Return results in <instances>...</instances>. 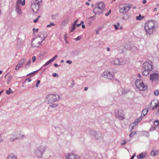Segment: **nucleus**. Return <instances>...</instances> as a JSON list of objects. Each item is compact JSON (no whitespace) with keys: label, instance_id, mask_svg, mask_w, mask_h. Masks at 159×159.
Here are the masks:
<instances>
[{"label":"nucleus","instance_id":"52","mask_svg":"<svg viewBox=\"0 0 159 159\" xmlns=\"http://www.w3.org/2000/svg\"><path fill=\"white\" fill-rule=\"evenodd\" d=\"M52 75L54 77H57L58 76V75L56 73H53L52 74Z\"/></svg>","mask_w":159,"mask_h":159},{"label":"nucleus","instance_id":"8","mask_svg":"<svg viewBox=\"0 0 159 159\" xmlns=\"http://www.w3.org/2000/svg\"><path fill=\"white\" fill-rule=\"evenodd\" d=\"M110 62L115 65H122L124 64V62L122 59L116 58L113 59L112 58L110 59Z\"/></svg>","mask_w":159,"mask_h":159},{"label":"nucleus","instance_id":"40","mask_svg":"<svg viewBox=\"0 0 159 159\" xmlns=\"http://www.w3.org/2000/svg\"><path fill=\"white\" fill-rule=\"evenodd\" d=\"M129 44H125L124 46V49L125 48V49H126L127 50H129Z\"/></svg>","mask_w":159,"mask_h":159},{"label":"nucleus","instance_id":"45","mask_svg":"<svg viewBox=\"0 0 159 159\" xmlns=\"http://www.w3.org/2000/svg\"><path fill=\"white\" fill-rule=\"evenodd\" d=\"M40 80H38L35 86L37 87H39V84L40 83Z\"/></svg>","mask_w":159,"mask_h":159},{"label":"nucleus","instance_id":"49","mask_svg":"<svg viewBox=\"0 0 159 159\" xmlns=\"http://www.w3.org/2000/svg\"><path fill=\"white\" fill-rule=\"evenodd\" d=\"M78 19L76 20L72 24V25L76 26L77 22Z\"/></svg>","mask_w":159,"mask_h":159},{"label":"nucleus","instance_id":"7","mask_svg":"<svg viewBox=\"0 0 159 159\" xmlns=\"http://www.w3.org/2000/svg\"><path fill=\"white\" fill-rule=\"evenodd\" d=\"M47 98L49 104L55 102L60 99L59 95L54 94L48 95L47 96Z\"/></svg>","mask_w":159,"mask_h":159},{"label":"nucleus","instance_id":"23","mask_svg":"<svg viewBox=\"0 0 159 159\" xmlns=\"http://www.w3.org/2000/svg\"><path fill=\"white\" fill-rule=\"evenodd\" d=\"M31 62V60H30L27 62V63L26 64L25 66V69H27L30 66V63Z\"/></svg>","mask_w":159,"mask_h":159},{"label":"nucleus","instance_id":"18","mask_svg":"<svg viewBox=\"0 0 159 159\" xmlns=\"http://www.w3.org/2000/svg\"><path fill=\"white\" fill-rule=\"evenodd\" d=\"M132 6V5L129 4L123 7L124 10L125 12H126L128 11L129 10V9Z\"/></svg>","mask_w":159,"mask_h":159},{"label":"nucleus","instance_id":"59","mask_svg":"<svg viewBox=\"0 0 159 159\" xmlns=\"http://www.w3.org/2000/svg\"><path fill=\"white\" fill-rule=\"evenodd\" d=\"M25 0H24L22 2V3H21V5L22 6H23L24 5H25Z\"/></svg>","mask_w":159,"mask_h":159},{"label":"nucleus","instance_id":"55","mask_svg":"<svg viewBox=\"0 0 159 159\" xmlns=\"http://www.w3.org/2000/svg\"><path fill=\"white\" fill-rule=\"evenodd\" d=\"M39 30L38 29H35L34 28H33V31L34 32H37Z\"/></svg>","mask_w":159,"mask_h":159},{"label":"nucleus","instance_id":"15","mask_svg":"<svg viewBox=\"0 0 159 159\" xmlns=\"http://www.w3.org/2000/svg\"><path fill=\"white\" fill-rule=\"evenodd\" d=\"M69 20V19L68 17H67L65 18L61 23V26L62 27L65 26Z\"/></svg>","mask_w":159,"mask_h":159},{"label":"nucleus","instance_id":"25","mask_svg":"<svg viewBox=\"0 0 159 159\" xmlns=\"http://www.w3.org/2000/svg\"><path fill=\"white\" fill-rule=\"evenodd\" d=\"M94 136L96 139H98L101 138V135L100 133H97V134H95Z\"/></svg>","mask_w":159,"mask_h":159},{"label":"nucleus","instance_id":"38","mask_svg":"<svg viewBox=\"0 0 159 159\" xmlns=\"http://www.w3.org/2000/svg\"><path fill=\"white\" fill-rule=\"evenodd\" d=\"M159 124V122L158 120H156L154 122V124L155 126H157Z\"/></svg>","mask_w":159,"mask_h":159},{"label":"nucleus","instance_id":"31","mask_svg":"<svg viewBox=\"0 0 159 159\" xmlns=\"http://www.w3.org/2000/svg\"><path fill=\"white\" fill-rule=\"evenodd\" d=\"M129 50H132L134 49L135 46L133 44H129Z\"/></svg>","mask_w":159,"mask_h":159},{"label":"nucleus","instance_id":"21","mask_svg":"<svg viewBox=\"0 0 159 159\" xmlns=\"http://www.w3.org/2000/svg\"><path fill=\"white\" fill-rule=\"evenodd\" d=\"M26 60V59L25 58H23L21 59L19 62L18 63L19 64H20L21 66H22L23 64V63Z\"/></svg>","mask_w":159,"mask_h":159},{"label":"nucleus","instance_id":"54","mask_svg":"<svg viewBox=\"0 0 159 159\" xmlns=\"http://www.w3.org/2000/svg\"><path fill=\"white\" fill-rule=\"evenodd\" d=\"M36 59V57L35 56H34L32 57V62H34Z\"/></svg>","mask_w":159,"mask_h":159},{"label":"nucleus","instance_id":"36","mask_svg":"<svg viewBox=\"0 0 159 159\" xmlns=\"http://www.w3.org/2000/svg\"><path fill=\"white\" fill-rule=\"evenodd\" d=\"M119 51L120 53H123L124 50L123 49H122V47H119Z\"/></svg>","mask_w":159,"mask_h":159},{"label":"nucleus","instance_id":"14","mask_svg":"<svg viewBox=\"0 0 159 159\" xmlns=\"http://www.w3.org/2000/svg\"><path fill=\"white\" fill-rule=\"evenodd\" d=\"M16 12L19 15H20L21 14V12L20 9V6L19 4L18 3H16Z\"/></svg>","mask_w":159,"mask_h":159},{"label":"nucleus","instance_id":"44","mask_svg":"<svg viewBox=\"0 0 159 159\" xmlns=\"http://www.w3.org/2000/svg\"><path fill=\"white\" fill-rule=\"evenodd\" d=\"M135 125H134L133 123L130 126V127H132L131 128V131H132L133 129H134V127L135 126Z\"/></svg>","mask_w":159,"mask_h":159},{"label":"nucleus","instance_id":"33","mask_svg":"<svg viewBox=\"0 0 159 159\" xmlns=\"http://www.w3.org/2000/svg\"><path fill=\"white\" fill-rule=\"evenodd\" d=\"M47 37V34H45V36L43 37V39L42 38H40V40L41 42V43L42 42L45 40V39Z\"/></svg>","mask_w":159,"mask_h":159},{"label":"nucleus","instance_id":"42","mask_svg":"<svg viewBox=\"0 0 159 159\" xmlns=\"http://www.w3.org/2000/svg\"><path fill=\"white\" fill-rule=\"evenodd\" d=\"M159 94V90H156L154 91V94L156 96H158Z\"/></svg>","mask_w":159,"mask_h":159},{"label":"nucleus","instance_id":"57","mask_svg":"<svg viewBox=\"0 0 159 159\" xmlns=\"http://www.w3.org/2000/svg\"><path fill=\"white\" fill-rule=\"evenodd\" d=\"M26 80H27L28 82H30L31 81V79L30 78H28L27 79H26V80H25V81H26Z\"/></svg>","mask_w":159,"mask_h":159},{"label":"nucleus","instance_id":"64","mask_svg":"<svg viewBox=\"0 0 159 159\" xmlns=\"http://www.w3.org/2000/svg\"><path fill=\"white\" fill-rule=\"evenodd\" d=\"M53 61L52 60V59L48 61L49 64L51 63V62H52Z\"/></svg>","mask_w":159,"mask_h":159},{"label":"nucleus","instance_id":"61","mask_svg":"<svg viewBox=\"0 0 159 159\" xmlns=\"http://www.w3.org/2000/svg\"><path fill=\"white\" fill-rule=\"evenodd\" d=\"M114 26L115 27V30H116L118 29V27L117 26V25H116V24H114Z\"/></svg>","mask_w":159,"mask_h":159},{"label":"nucleus","instance_id":"56","mask_svg":"<svg viewBox=\"0 0 159 159\" xmlns=\"http://www.w3.org/2000/svg\"><path fill=\"white\" fill-rule=\"evenodd\" d=\"M126 143V140H123L122 142L121 143V144L122 145H124Z\"/></svg>","mask_w":159,"mask_h":159},{"label":"nucleus","instance_id":"22","mask_svg":"<svg viewBox=\"0 0 159 159\" xmlns=\"http://www.w3.org/2000/svg\"><path fill=\"white\" fill-rule=\"evenodd\" d=\"M142 117H141L138 119H137L135 120L133 122V124L134 125H135V126H136L137 124L140 121V120L142 119Z\"/></svg>","mask_w":159,"mask_h":159},{"label":"nucleus","instance_id":"60","mask_svg":"<svg viewBox=\"0 0 159 159\" xmlns=\"http://www.w3.org/2000/svg\"><path fill=\"white\" fill-rule=\"evenodd\" d=\"M38 20V19L37 18H36V19L34 20L33 22L34 23H36Z\"/></svg>","mask_w":159,"mask_h":159},{"label":"nucleus","instance_id":"11","mask_svg":"<svg viewBox=\"0 0 159 159\" xmlns=\"http://www.w3.org/2000/svg\"><path fill=\"white\" fill-rule=\"evenodd\" d=\"M40 4L34 3L32 2L31 5V8L33 11L35 13H37L39 11Z\"/></svg>","mask_w":159,"mask_h":159},{"label":"nucleus","instance_id":"46","mask_svg":"<svg viewBox=\"0 0 159 159\" xmlns=\"http://www.w3.org/2000/svg\"><path fill=\"white\" fill-rule=\"evenodd\" d=\"M115 116L116 117L119 118L120 119H122L123 118L122 116H119L117 114H115Z\"/></svg>","mask_w":159,"mask_h":159},{"label":"nucleus","instance_id":"28","mask_svg":"<svg viewBox=\"0 0 159 159\" xmlns=\"http://www.w3.org/2000/svg\"><path fill=\"white\" fill-rule=\"evenodd\" d=\"M136 19L137 20H141L142 19V16L141 14H139V16H136Z\"/></svg>","mask_w":159,"mask_h":159},{"label":"nucleus","instance_id":"35","mask_svg":"<svg viewBox=\"0 0 159 159\" xmlns=\"http://www.w3.org/2000/svg\"><path fill=\"white\" fill-rule=\"evenodd\" d=\"M13 91L11 90V88H9L8 90L6 91V93L7 94H9L11 93H12Z\"/></svg>","mask_w":159,"mask_h":159},{"label":"nucleus","instance_id":"41","mask_svg":"<svg viewBox=\"0 0 159 159\" xmlns=\"http://www.w3.org/2000/svg\"><path fill=\"white\" fill-rule=\"evenodd\" d=\"M119 11L120 13H125L123 7L120 8L119 9Z\"/></svg>","mask_w":159,"mask_h":159},{"label":"nucleus","instance_id":"47","mask_svg":"<svg viewBox=\"0 0 159 159\" xmlns=\"http://www.w3.org/2000/svg\"><path fill=\"white\" fill-rule=\"evenodd\" d=\"M75 29V26L72 25L71 30L70 31L71 32H73Z\"/></svg>","mask_w":159,"mask_h":159},{"label":"nucleus","instance_id":"3","mask_svg":"<svg viewBox=\"0 0 159 159\" xmlns=\"http://www.w3.org/2000/svg\"><path fill=\"white\" fill-rule=\"evenodd\" d=\"M47 148L46 146H39L37 147L34 150V154L35 156L38 158H42L43 155L46 151Z\"/></svg>","mask_w":159,"mask_h":159},{"label":"nucleus","instance_id":"16","mask_svg":"<svg viewBox=\"0 0 159 159\" xmlns=\"http://www.w3.org/2000/svg\"><path fill=\"white\" fill-rule=\"evenodd\" d=\"M131 16L130 14L129 13H126L123 15L122 19L125 20H128Z\"/></svg>","mask_w":159,"mask_h":159},{"label":"nucleus","instance_id":"5","mask_svg":"<svg viewBox=\"0 0 159 159\" xmlns=\"http://www.w3.org/2000/svg\"><path fill=\"white\" fill-rule=\"evenodd\" d=\"M105 5L103 2H101L97 5L93 9V11L95 14L99 15L103 13L104 10Z\"/></svg>","mask_w":159,"mask_h":159},{"label":"nucleus","instance_id":"50","mask_svg":"<svg viewBox=\"0 0 159 159\" xmlns=\"http://www.w3.org/2000/svg\"><path fill=\"white\" fill-rule=\"evenodd\" d=\"M111 10H110L108 12L106 13L105 14V16H108L110 14V13H111Z\"/></svg>","mask_w":159,"mask_h":159},{"label":"nucleus","instance_id":"27","mask_svg":"<svg viewBox=\"0 0 159 159\" xmlns=\"http://www.w3.org/2000/svg\"><path fill=\"white\" fill-rule=\"evenodd\" d=\"M12 78V76L9 75L8 77L7 82V84H9V82L11 81Z\"/></svg>","mask_w":159,"mask_h":159},{"label":"nucleus","instance_id":"20","mask_svg":"<svg viewBox=\"0 0 159 159\" xmlns=\"http://www.w3.org/2000/svg\"><path fill=\"white\" fill-rule=\"evenodd\" d=\"M159 154V150L156 151V152L154 151H152L151 153V155L152 156H157Z\"/></svg>","mask_w":159,"mask_h":159},{"label":"nucleus","instance_id":"24","mask_svg":"<svg viewBox=\"0 0 159 159\" xmlns=\"http://www.w3.org/2000/svg\"><path fill=\"white\" fill-rule=\"evenodd\" d=\"M145 156V155L143 153H141L139 155H138L137 157L139 159H141L143 158Z\"/></svg>","mask_w":159,"mask_h":159},{"label":"nucleus","instance_id":"9","mask_svg":"<svg viewBox=\"0 0 159 159\" xmlns=\"http://www.w3.org/2000/svg\"><path fill=\"white\" fill-rule=\"evenodd\" d=\"M41 43L40 38H33L31 43V45L34 47L38 48L41 45Z\"/></svg>","mask_w":159,"mask_h":159},{"label":"nucleus","instance_id":"37","mask_svg":"<svg viewBox=\"0 0 159 159\" xmlns=\"http://www.w3.org/2000/svg\"><path fill=\"white\" fill-rule=\"evenodd\" d=\"M41 69V68H40V69H39V70H36V71H34V72H31V73H30V74H27V75H26V76H28L30 75H32V74H33L34 73H35V72H37L39 71V70H40Z\"/></svg>","mask_w":159,"mask_h":159},{"label":"nucleus","instance_id":"13","mask_svg":"<svg viewBox=\"0 0 159 159\" xmlns=\"http://www.w3.org/2000/svg\"><path fill=\"white\" fill-rule=\"evenodd\" d=\"M159 77L158 75L155 73L151 74L150 77V79L152 81H155L157 80Z\"/></svg>","mask_w":159,"mask_h":159},{"label":"nucleus","instance_id":"43","mask_svg":"<svg viewBox=\"0 0 159 159\" xmlns=\"http://www.w3.org/2000/svg\"><path fill=\"white\" fill-rule=\"evenodd\" d=\"M21 66H22L21 65H20V64H19V63H18V64L16 67L15 69L16 70H18Z\"/></svg>","mask_w":159,"mask_h":159},{"label":"nucleus","instance_id":"1","mask_svg":"<svg viewBox=\"0 0 159 159\" xmlns=\"http://www.w3.org/2000/svg\"><path fill=\"white\" fill-rule=\"evenodd\" d=\"M156 22L154 20H150L147 21L145 24L144 29L147 34H152L155 29Z\"/></svg>","mask_w":159,"mask_h":159},{"label":"nucleus","instance_id":"12","mask_svg":"<svg viewBox=\"0 0 159 159\" xmlns=\"http://www.w3.org/2000/svg\"><path fill=\"white\" fill-rule=\"evenodd\" d=\"M80 157L73 154H68L66 156V159H79Z\"/></svg>","mask_w":159,"mask_h":159},{"label":"nucleus","instance_id":"39","mask_svg":"<svg viewBox=\"0 0 159 159\" xmlns=\"http://www.w3.org/2000/svg\"><path fill=\"white\" fill-rule=\"evenodd\" d=\"M55 24H54L53 22H51L50 23V24H49V25H48L47 26V27H51V26H55Z\"/></svg>","mask_w":159,"mask_h":159},{"label":"nucleus","instance_id":"63","mask_svg":"<svg viewBox=\"0 0 159 159\" xmlns=\"http://www.w3.org/2000/svg\"><path fill=\"white\" fill-rule=\"evenodd\" d=\"M49 64V62L48 61L46 63L44 64V66H47Z\"/></svg>","mask_w":159,"mask_h":159},{"label":"nucleus","instance_id":"19","mask_svg":"<svg viewBox=\"0 0 159 159\" xmlns=\"http://www.w3.org/2000/svg\"><path fill=\"white\" fill-rule=\"evenodd\" d=\"M148 111V109H144L142 111V113L141 114V117H143V116H145L147 113Z\"/></svg>","mask_w":159,"mask_h":159},{"label":"nucleus","instance_id":"4","mask_svg":"<svg viewBox=\"0 0 159 159\" xmlns=\"http://www.w3.org/2000/svg\"><path fill=\"white\" fill-rule=\"evenodd\" d=\"M25 136L20 131L12 133L11 135L10 140L11 142L14 141L16 140H20L25 138Z\"/></svg>","mask_w":159,"mask_h":159},{"label":"nucleus","instance_id":"2","mask_svg":"<svg viewBox=\"0 0 159 159\" xmlns=\"http://www.w3.org/2000/svg\"><path fill=\"white\" fill-rule=\"evenodd\" d=\"M153 69V67L151 61L145 62L143 64V75L144 76H147Z\"/></svg>","mask_w":159,"mask_h":159},{"label":"nucleus","instance_id":"17","mask_svg":"<svg viewBox=\"0 0 159 159\" xmlns=\"http://www.w3.org/2000/svg\"><path fill=\"white\" fill-rule=\"evenodd\" d=\"M7 159H17V158L15 154L11 153L8 155Z\"/></svg>","mask_w":159,"mask_h":159},{"label":"nucleus","instance_id":"48","mask_svg":"<svg viewBox=\"0 0 159 159\" xmlns=\"http://www.w3.org/2000/svg\"><path fill=\"white\" fill-rule=\"evenodd\" d=\"M81 39V37L80 36H78L75 39V40L78 41L80 40Z\"/></svg>","mask_w":159,"mask_h":159},{"label":"nucleus","instance_id":"34","mask_svg":"<svg viewBox=\"0 0 159 159\" xmlns=\"http://www.w3.org/2000/svg\"><path fill=\"white\" fill-rule=\"evenodd\" d=\"M47 37V34H45V36L43 37V39L42 38H40V40L41 42V43L42 42L45 40V39Z\"/></svg>","mask_w":159,"mask_h":159},{"label":"nucleus","instance_id":"62","mask_svg":"<svg viewBox=\"0 0 159 159\" xmlns=\"http://www.w3.org/2000/svg\"><path fill=\"white\" fill-rule=\"evenodd\" d=\"M157 106H156V105H155L152 108V110H155V109H156L157 107Z\"/></svg>","mask_w":159,"mask_h":159},{"label":"nucleus","instance_id":"58","mask_svg":"<svg viewBox=\"0 0 159 159\" xmlns=\"http://www.w3.org/2000/svg\"><path fill=\"white\" fill-rule=\"evenodd\" d=\"M57 55H56L55 56H54V57L53 58H52V60L53 61L54 60H55V59L56 58H57Z\"/></svg>","mask_w":159,"mask_h":159},{"label":"nucleus","instance_id":"26","mask_svg":"<svg viewBox=\"0 0 159 159\" xmlns=\"http://www.w3.org/2000/svg\"><path fill=\"white\" fill-rule=\"evenodd\" d=\"M42 0H34L33 2L34 3L40 4L41 3V1Z\"/></svg>","mask_w":159,"mask_h":159},{"label":"nucleus","instance_id":"53","mask_svg":"<svg viewBox=\"0 0 159 159\" xmlns=\"http://www.w3.org/2000/svg\"><path fill=\"white\" fill-rule=\"evenodd\" d=\"M66 63H68L69 64H71L72 63V61L70 60L66 61Z\"/></svg>","mask_w":159,"mask_h":159},{"label":"nucleus","instance_id":"10","mask_svg":"<svg viewBox=\"0 0 159 159\" xmlns=\"http://www.w3.org/2000/svg\"><path fill=\"white\" fill-rule=\"evenodd\" d=\"M102 76L109 79H112L114 76V73L111 72L106 71L102 74Z\"/></svg>","mask_w":159,"mask_h":159},{"label":"nucleus","instance_id":"6","mask_svg":"<svg viewBox=\"0 0 159 159\" xmlns=\"http://www.w3.org/2000/svg\"><path fill=\"white\" fill-rule=\"evenodd\" d=\"M135 85L140 91L145 90L147 89V85L145 84L141 80H137L135 82Z\"/></svg>","mask_w":159,"mask_h":159},{"label":"nucleus","instance_id":"32","mask_svg":"<svg viewBox=\"0 0 159 159\" xmlns=\"http://www.w3.org/2000/svg\"><path fill=\"white\" fill-rule=\"evenodd\" d=\"M58 105L57 104H52L49 105L51 108L56 107L58 106Z\"/></svg>","mask_w":159,"mask_h":159},{"label":"nucleus","instance_id":"51","mask_svg":"<svg viewBox=\"0 0 159 159\" xmlns=\"http://www.w3.org/2000/svg\"><path fill=\"white\" fill-rule=\"evenodd\" d=\"M3 140V139L2 136V134H0V143L2 142Z\"/></svg>","mask_w":159,"mask_h":159},{"label":"nucleus","instance_id":"29","mask_svg":"<svg viewBox=\"0 0 159 159\" xmlns=\"http://www.w3.org/2000/svg\"><path fill=\"white\" fill-rule=\"evenodd\" d=\"M97 133L94 130H90V134L94 136L95 134H97Z\"/></svg>","mask_w":159,"mask_h":159},{"label":"nucleus","instance_id":"30","mask_svg":"<svg viewBox=\"0 0 159 159\" xmlns=\"http://www.w3.org/2000/svg\"><path fill=\"white\" fill-rule=\"evenodd\" d=\"M136 134V132L133 131L132 132L129 134V136L130 138L133 137Z\"/></svg>","mask_w":159,"mask_h":159}]
</instances>
